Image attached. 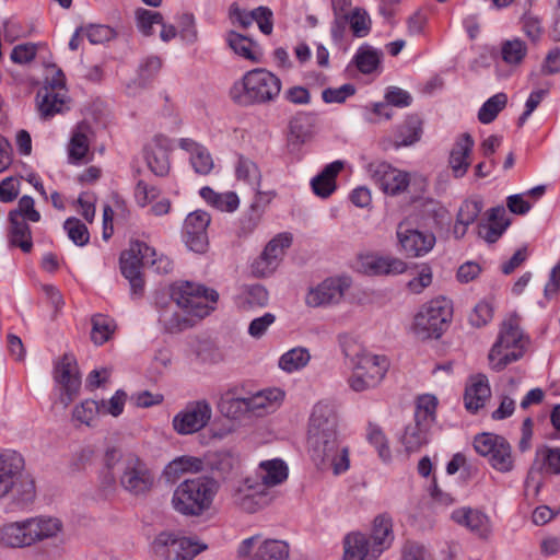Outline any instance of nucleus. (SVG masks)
<instances>
[{"label": "nucleus", "mask_w": 560, "mask_h": 560, "mask_svg": "<svg viewBox=\"0 0 560 560\" xmlns=\"http://www.w3.org/2000/svg\"><path fill=\"white\" fill-rule=\"evenodd\" d=\"M336 406L327 400L318 401L312 411L308 428V442L312 458L322 468H331L335 475L348 470L349 451L339 444L337 434Z\"/></svg>", "instance_id": "obj_1"}, {"label": "nucleus", "mask_w": 560, "mask_h": 560, "mask_svg": "<svg viewBox=\"0 0 560 560\" xmlns=\"http://www.w3.org/2000/svg\"><path fill=\"white\" fill-rule=\"evenodd\" d=\"M65 532L61 518L40 514L0 527V545L7 548H27L43 541L60 540Z\"/></svg>", "instance_id": "obj_2"}, {"label": "nucleus", "mask_w": 560, "mask_h": 560, "mask_svg": "<svg viewBox=\"0 0 560 560\" xmlns=\"http://www.w3.org/2000/svg\"><path fill=\"white\" fill-rule=\"evenodd\" d=\"M340 345L351 363L352 372L348 380L351 389L364 392L376 387L389 368L388 359L363 349L348 336L341 339Z\"/></svg>", "instance_id": "obj_3"}, {"label": "nucleus", "mask_w": 560, "mask_h": 560, "mask_svg": "<svg viewBox=\"0 0 560 560\" xmlns=\"http://www.w3.org/2000/svg\"><path fill=\"white\" fill-rule=\"evenodd\" d=\"M281 89L279 77L265 68H256L232 85L230 97L242 106L264 105L275 102Z\"/></svg>", "instance_id": "obj_4"}, {"label": "nucleus", "mask_w": 560, "mask_h": 560, "mask_svg": "<svg viewBox=\"0 0 560 560\" xmlns=\"http://www.w3.org/2000/svg\"><path fill=\"white\" fill-rule=\"evenodd\" d=\"M219 486L212 478L198 476L179 482L174 489L171 504L184 516L198 517L208 512L218 493Z\"/></svg>", "instance_id": "obj_5"}, {"label": "nucleus", "mask_w": 560, "mask_h": 560, "mask_svg": "<svg viewBox=\"0 0 560 560\" xmlns=\"http://www.w3.org/2000/svg\"><path fill=\"white\" fill-rule=\"evenodd\" d=\"M119 486L132 497H145L155 485V474L136 454L121 455L116 463Z\"/></svg>", "instance_id": "obj_6"}, {"label": "nucleus", "mask_w": 560, "mask_h": 560, "mask_svg": "<svg viewBox=\"0 0 560 560\" xmlns=\"http://www.w3.org/2000/svg\"><path fill=\"white\" fill-rule=\"evenodd\" d=\"M524 340L517 315L502 323L498 340L492 346L488 359L492 370L502 371L508 364L523 355Z\"/></svg>", "instance_id": "obj_7"}, {"label": "nucleus", "mask_w": 560, "mask_h": 560, "mask_svg": "<svg viewBox=\"0 0 560 560\" xmlns=\"http://www.w3.org/2000/svg\"><path fill=\"white\" fill-rule=\"evenodd\" d=\"M218 298L214 290H208L190 281H178L171 285L172 301L186 314L197 318L209 315Z\"/></svg>", "instance_id": "obj_8"}, {"label": "nucleus", "mask_w": 560, "mask_h": 560, "mask_svg": "<svg viewBox=\"0 0 560 560\" xmlns=\"http://www.w3.org/2000/svg\"><path fill=\"white\" fill-rule=\"evenodd\" d=\"M474 447L479 455L488 457L493 469L500 472L513 470L512 446L505 438L492 433H481L475 438Z\"/></svg>", "instance_id": "obj_9"}, {"label": "nucleus", "mask_w": 560, "mask_h": 560, "mask_svg": "<svg viewBox=\"0 0 560 560\" xmlns=\"http://www.w3.org/2000/svg\"><path fill=\"white\" fill-rule=\"evenodd\" d=\"M154 256L155 249L140 241L131 242L129 248L121 253V273L128 279L132 294L140 295L143 292L141 267L149 264V258Z\"/></svg>", "instance_id": "obj_10"}, {"label": "nucleus", "mask_w": 560, "mask_h": 560, "mask_svg": "<svg viewBox=\"0 0 560 560\" xmlns=\"http://www.w3.org/2000/svg\"><path fill=\"white\" fill-rule=\"evenodd\" d=\"M231 500L235 506L246 513H256L268 505L270 498L262 483L257 479L247 477L231 490Z\"/></svg>", "instance_id": "obj_11"}, {"label": "nucleus", "mask_w": 560, "mask_h": 560, "mask_svg": "<svg viewBox=\"0 0 560 560\" xmlns=\"http://www.w3.org/2000/svg\"><path fill=\"white\" fill-rule=\"evenodd\" d=\"M453 316L452 302L439 296L431 300L425 306V314H422V339H439L450 326Z\"/></svg>", "instance_id": "obj_12"}, {"label": "nucleus", "mask_w": 560, "mask_h": 560, "mask_svg": "<svg viewBox=\"0 0 560 560\" xmlns=\"http://www.w3.org/2000/svg\"><path fill=\"white\" fill-rule=\"evenodd\" d=\"M211 417L212 408L207 400L191 401L173 418V429L178 434H192L203 429Z\"/></svg>", "instance_id": "obj_13"}, {"label": "nucleus", "mask_w": 560, "mask_h": 560, "mask_svg": "<svg viewBox=\"0 0 560 560\" xmlns=\"http://www.w3.org/2000/svg\"><path fill=\"white\" fill-rule=\"evenodd\" d=\"M54 378L59 385L58 402L63 408L77 398L81 387V378L73 357L65 354L55 368Z\"/></svg>", "instance_id": "obj_14"}, {"label": "nucleus", "mask_w": 560, "mask_h": 560, "mask_svg": "<svg viewBox=\"0 0 560 560\" xmlns=\"http://www.w3.org/2000/svg\"><path fill=\"white\" fill-rule=\"evenodd\" d=\"M350 285L351 280L347 277L327 278L307 292L306 304L312 307L338 304Z\"/></svg>", "instance_id": "obj_15"}, {"label": "nucleus", "mask_w": 560, "mask_h": 560, "mask_svg": "<svg viewBox=\"0 0 560 560\" xmlns=\"http://www.w3.org/2000/svg\"><path fill=\"white\" fill-rule=\"evenodd\" d=\"M370 174L374 183L387 195L397 196L407 190L410 174L386 162L370 164Z\"/></svg>", "instance_id": "obj_16"}, {"label": "nucleus", "mask_w": 560, "mask_h": 560, "mask_svg": "<svg viewBox=\"0 0 560 560\" xmlns=\"http://www.w3.org/2000/svg\"><path fill=\"white\" fill-rule=\"evenodd\" d=\"M448 220V211L439 201L422 200V226L429 229L425 233L422 232V253H428L434 247L435 233L442 230Z\"/></svg>", "instance_id": "obj_17"}, {"label": "nucleus", "mask_w": 560, "mask_h": 560, "mask_svg": "<svg viewBox=\"0 0 560 560\" xmlns=\"http://www.w3.org/2000/svg\"><path fill=\"white\" fill-rule=\"evenodd\" d=\"M292 240V234L283 232L269 241L259 258L253 265L254 272L259 277L271 275L282 260L285 249L291 246Z\"/></svg>", "instance_id": "obj_18"}, {"label": "nucleus", "mask_w": 560, "mask_h": 560, "mask_svg": "<svg viewBox=\"0 0 560 560\" xmlns=\"http://www.w3.org/2000/svg\"><path fill=\"white\" fill-rule=\"evenodd\" d=\"M211 222L210 214L202 210L190 212L183 226V236L187 247L195 253H205L208 247L207 228Z\"/></svg>", "instance_id": "obj_19"}, {"label": "nucleus", "mask_w": 560, "mask_h": 560, "mask_svg": "<svg viewBox=\"0 0 560 560\" xmlns=\"http://www.w3.org/2000/svg\"><path fill=\"white\" fill-rule=\"evenodd\" d=\"M560 474V448L547 445L536 450L534 462L527 472L526 485L535 483L537 490L542 486V480L537 475Z\"/></svg>", "instance_id": "obj_20"}, {"label": "nucleus", "mask_w": 560, "mask_h": 560, "mask_svg": "<svg viewBox=\"0 0 560 560\" xmlns=\"http://www.w3.org/2000/svg\"><path fill=\"white\" fill-rule=\"evenodd\" d=\"M171 140L162 135L155 136L144 149L149 168L158 176H164L170 171Z\"/></svg>", "instance_id": "obj_21"}, {"label": "nucleus", "mask_w": 560, "mask_h": 560, "mask_svg": "<svg viewBox=\"0 0 560 560\" xmlns=\"http://www.w3.org/2000/svg\"><path fill=\"white\" fill-rule=\"evenodd\" d=\"M451 518L458 525L468 528L481 539H488L492 532L489 516L472 508H460L452 512Z\"/></svg>", "instance_id": "obj_22"}, {"label": "nucleus", "mask_w": 560, "mask_h": 560, "mask_svg": "<svg viewBox=\"0 0 560 560\" xmlns=\"http://www.w3.org/2000/svg\"><path fill=\"white\" fill-rule=\"evenodd\" d=\"M342 560H377L381 556L369 537L360 532H351L343 537Z\"/></svg>", "instance_id": "obj_23"}, {"label": "nucleus", "mask_w": 560, "mask_h": 560, "mask_svg": "<svg viewBox=\"0 0 560 560\" xmlns=\"http://www.w3.org/2000/svg\"><path fill=\"white\" fill-rule=\"evenodd\" d=\"M400 252L407 257H418L420 255V219L418 214H412L402 220L396 231Z\"/></svg>", "instance_id": "obj_24"}, {"label": "nucleus", "mask_w": 560, "mask_h": 560, "mask_svg": "<svg viewBox=\"0 0 560 560\" xmlns=\"http://www.w3.org/2000/svg\"><path fill=\"white\" fill-rule=\"evenodd\" d=\"M24 466L22 456L15 452L0 455V499L7 497L16 485Z\"/></svg>", "instance_id": "obj_25"}, {"label": "nucleus", "mask_w": 560, "mask_h": 560, "mask_svg": "<svg viewBox=\"0 0 560 560\" xmlns=\"http://www.w3.org/2000/svg\"><path fill=\"white\" fill-rule=\"evenodd\" d=\"M511 224L504 207L499 206L488 211V221L477 225L478 236L489 244L495 243Z\"/></svg>", "instance_id": "obj_26"}, {"label": "nucleus", "mask_w": 560, "mask_h": 560, "mask_svg": "<svg viewBox=\"0 0 560 560\" xmlns=\"http://www.w3.org/2000/svg\"><path fill=\"white\" fill-rule=\"evenodd\" d=\"M491 397V388L488 377L485 374H476L469 377L468 384L464 394L465 407L468 411L475 413L482 407L486 401Z\"/></svg>", "instance_id": "obj_27"}, {"label": "nucleus", "mask_w": 560, "mask_h": 560, "mask_svg": "<svg viewBox=\"0 0 560 560\" xmlns=\"http://www.w3.org/2000/svg\"><path fill=\"white\" fill-rule=\"evenodd\" d=\"M472 137L465 132L462 133L455 141L450 153V166L455 177H463L468 167L470 166L469 155L474 148Z\"/></svg>", "instance_id": "obj_28"}, {"label": "nucleus", "mask_w": 560, "mask_h": 560, "mask_svg": "<svg viewBox=\"0 0 560 560\" xmlns=\"http://www.w3.org/2000/svg\"><path fill=\"white\" fill-rule=\"evenodd\" d=\"M284 393L279 388H269L257 392L247 398L249 413L264 416L275 411L282 402Z\"/></svg>", "instance_id": "obj_29"}, {"label": "nucleus", "mask_w": 560, "mask_h": 560, "mask_svg": "<svg viewBox=\"0 0 560 560\" xmlns=\"http://www.w3.org/2000/svg\"><path fill=\"white\" fill-rule=\"evenodd\" d=\"M269 293L261 284H246L240 288L234 303L241 311H253L267 306Z\"/></svg>", "instance_id": "obj_30"}, {"label": "nucleus", "mask_w": 560, "mask_h": 560, "mask_svg": "<svg viewBox=\"0 0 560 560\" xmlns=\"http://www.w3.org/2000/svg\"><path fill=\"white\" fill-rule=\"evenodd\" d=\"M398 441L406 455L417 453L420 450V396L415 398L413 416L404 424Z\"/></svg>", "instance_id": "obj_31"}, {"label": "nucleus", "mask_w": 560, "mask_h": 560, "mask_svg": "<svg viewBox=\"0 0 560 560\" xmlns=\"http://www.w3.org/2000/svg\"><path fill=\"white\" fill-rule=\"evenodd\" d=\"M343 168V162L335 161L327 164L323 171L311 180L313 192L320 198H328L337 188V175Z\"/></svg>", "instance_id": "obj_32"}, {"label": "nucleus", "mask_w": 560, "mask_h": 560, "mask_svg": "<svg viewBox=\"0 0 560 560\" xmlns=\"http://www.w3.org/2000/svg\"><path fill=\"white\" fill-rule=\"evenodd\" d=\"M381 556L389 549L394 541L393 520L387 514H381L373 521L371 536L369 538Z\"/></svg>", "instance_id": "obj_33"}, {"label": "nucleus", "mask_w": 560, "mask_h": 560, "mask_svg": "<svg viewBox=\"0 0 560 560\" xmlns=\"http://www.w3.org/2000/svg\"><path fill=\"white\" fill-rule=\"evenodd\" d=\"M288 478V466L281 459L264 460L257 469V480L264 485L265 490L282 483Z\"/></svg>", "instance_id": "obj_34"}, {"label": "nucleus", "mask_w": 560, "mask_h": 560, "mask_svg": "<svg viewBox=\"0 0 560 560\" xmlns=\"http://www.w3.org/2000/svg\"><path fill=\"white\" fill-rule=\"evenodd\" d=\"M225 42L228 46L238 57L249 60L252 62H259L261 51L259 46L249 37L244 36L235 31H229L225 34Z\"/></svg>", "instance_id": "obj_35"}, {"label": "nucleus", "mask_w": 560, "mask_h": 560, "mask_svg": "<svg viewBox=\"0 0 560 560\" xmlns=\"http://www.w3.org/2000/svg\"><path fill=\"white\" fill-rule=\"evenodd\" d=\"M365 271L373 276L399 275L406 271L407 265L393 256H371L363 264Z\"/></svg>", "instance_id": "obj_36"}, {"label": "nucleus", "mask_w": 560, "mask_h": 560, "mask_svg": "<svg viewBox=\"0 0 560 560\" xmlns=\"http://www.w3.org/2000/svg\"><path fill=\"white\" fill-rule=\"evenodd\" d=\"M40 96V89L36 94V103L39 115L44 119H49L54 117L56 114H61L67 110L68 107V93L66 92H57V91H48L47 98Z\"/></svg>", "instance_id": "obj_37"}, {"label": "nucleus", "mask_w": 560, "mask_h": 560, "mask_svg": "<svg viewBox=\"0 0 560 560\" xmlns=\"http://www.w3.org/2000/svg\"><path fill=\"white\" fill-rule=\"evenodd\" d=\"M91 128L86 124H79L73 130L68 145L69 160L72 163L81 162L90 150Z\"/></svg>", "instance_id": "obj_38"}, {"label": "nucleus", "mask_w": 560, "mask_h": 560, "mask_svg": "<svg viewBox=\"0 0 560 560\" xmlns=\"http://www.w3.org/2000/svg\"><path fill=\"white\" fill-rule=\"evenodd\" d=\"M203 470V462L196 456H179L174 458L164 469L167 480L175 481L183 474H197Z\"/></svg>", "instance_id": "obj_39"}, {"label": "nucleus", "mask_w": 560, "mask_h": 560, "mask_svg": "<svg viewBox=\"0 0 560 560\" xmlns=\"http://www.w3.org/2000/svg\"><path fill=\"white\" fill-rule=\"evenodd\" d=\"M9 219L11 223L9 232L10 244L20 247L24 253H28L33 247L28 224L23 218L19 217V213H10Z\"/></svg>", "instance_id": "obj_40"}, {"label": "nucleus", "mask_w": 560, "mask_h": 560, "mask_svg": "<svg viewBox=\"0 0 560 560\" xmlns=\"http://www.w3.org/2000/svg\"><path fill=\"white\" fill-rule=\"evenodd\" d=\"M218 409L222 416L233 420H240L249 413L247 398L237 397L232 392L222 395Z\"/></svg>", "instance_id": "obj_41"}, {"label": "nucleus", "mask_w": 560, "mask_h": 560, "mask_svg": "<svg viewBox=\"0 0 560 560\" xmlns=\"http://www.w3.org/2000/svg\"><path fill=\"white\" fill-rule=\"evenodd\" d=\"M200 196L207 203L220 211L234 212L240 206V199L233 191L220 194L207 186L200 189Z\"/></svg>", "instance_id": "obj_42"}, {"label": "nucleus", "mask_w": 560, "mask_h": 560, "mask_svg": "<svg viewBox=\"0 0 560 560\" xmlns=\"http://www.w3.org/2000/svg\"><path fill=\"white\" fill-rule=\"evenodd\" d=\"M311 361L307 348L294 347L284 352L278 361V366L285 373H294L304 369Z\"/></svg>", "instance_id": "obj_43"}, {"label": "nucleus", "mask_w": 560, "mask_h": 560, "mask_svg": "<svg viewBox=\"0 0 560 560\" xmlns=\"http://www.w3.org/2000/svg\"><path fill=\"white\" fill-rule=\"evenodd\" d=\"M289 545L284 540L266 539L256 549L252 560H285L289 557Z\"/></svg>", "instance_id": "obj_44"}, {"label": "nucleus", "mask_w": 560, "mask_h": 560, "mask_svg": "<svg viewBox=\"0 0 560 560\" xmlns=\"http://www.w3.org/2000/svg\"><path fill=\"white\" fill-rule=\"evenodd\" d=\"M241 457L232 452H219L211 462V469L223 478H229L240 472Z\"/></svg>", "instance_id": "obj_45"}, {"label": "nucleus", "mask_w": 560, "mask_h": 560, "mask_svg": "<svg viewBox=\"0 0 560 560\" xmlns=\"http://www.w3.org/2000/svg\"><path fill=\"white\" fill-rule=\"evenodd\" d=\"M183 310L177 312L173 304L163 307L160 312L159 320L168 332L184 330L191 325V319Z\"/></svg>", "instance_id": "obj_46"}, {"label": "nucleus", "mask_w": 560, "mask_h": 560, "mask_svg": "<svg viewBox=\"0 0 560 560\" xmlns=\"http://www.w3.org/2000/svg\"><path fill=\"white\" fill-rule=\"evenodd\" d=\"M382 57V51L370 46H363L358 49L354 61L360 72L371 74L380 69Z\"/></svg>", "instance_id": "obj_47"}, {"label": "nucleus", "mask_w": 560, "mask_h": 560, "mask_svg": "<svg viewBox=\"0 0 560 560\" xmlns=\"http://www.w3.org/2000/svg\"><path fill=\"white\" fill-rule=\"evenodd\" d=\"M235 173L238 180H243L258 195H261L259 191L261 174L256 163L249 159L241 156L237 161Z\"/></svg>", "instance_id": "obj_48"}, {"label": "nucleus", "mask_w": 560, "mask_h": 560, "mask_svg": "<svg viewBox=\"0 0 560 560\" xmlns=\"http://www.w3.org/2000/svg\"><path fill=\"white\" fill-rule=\"evenodd\" d=\"M175 548L176 553L174 560H191L197 555L206 550L208 546L197 537L177 535Z\"/></svg>", "instance_id": "obj_49"}, {"label": "nucleus", "mask_w": 560, "mask_h": 560, "mask_svg": "<svg viewBox=\"0 0 560 560\" xmlns=\"http://www.w3.org/2000/svg\"><path fill=\"white\" fill-rule=\"evenodd\" d=\"M527 55V46L525 42L521 39L505 40L501 45V57L502 60L511 66H520Z\"/></svg>", "instance_id": "obj_50"}, {"label": "nucleus", "mask_w": 560, "mask_h": 560, "mask_svg": "<svg viewBox=\"0 0 560 560\" xmlns=\"http://www.w3.org/2000/svg\"><path fill=\"white\" fill-rule=\"evenodd\" d=\"M177 535L170 532L160 533L152 542L153 553L162 560H174Z\"/></svg>", "instance_id": "obj_51"}, {"label": "nucleus", "mask_w": 560, "mask_h": 560, "mask_svg": "<svg viewBox=\"0 0 560 560\" xmlns=\"http://www.w3.org/2000/svg\"><path fill=\"white\" fill-rule=\"evenodd\" d=\"M508 96L505 93H498L483 103L478 113V119L482 124L492 122L498 114L505 107Z\"/></svg>", "instance_id": "obj_52"}, {"label": "nucleus", "mask_w": 560, "mask_h": 560, "mask_svg": "<svg viewBox=\"0 0 560 560\" xmlns=\"http://www.w3.org/2000/svg\"><path fill=\"white\" fill-rule=\"evenodd\" d=\"M420 129V120L417 117L407 119L397 130L395 135V148L408 147L417 142L418 131Z\"/></svg>", "instance_id": "obj_53"}, {"label": "nucleus", "mask_w": 560, "mask_h": 560, "mask_svg": "<svg viewBox=\"0 0 560 560\" xmlns=\"http://www.w3.org/2000/svg\"><path fill=\"white\" fill-rule=\"evenodd\" d=\"M48 91L66 92V78L61 69L49 65L46 69L44 85L40 88V96L47 98Z\"/></svg>", "instance_id": "obj_54"}, {"label": "nucleus", "mask_w": 560, "mask_h": 560, "mask_svg": "<svg viewBox=\"0 0 560 560\" xmlns=\"http://www.w3.org/2000/svg\"><path fill=\"white\" fill-rule=\"evenodd\" d=\"M114 323L104 315H95L92 318L91 339L95 345H103L114 332Z\"/></svg>", "instance_id": "obj_55"}, {"label": "nucleus", "mask_w": 560, "mask_h": 560, "mask_svg": "<svg viewBox=\"0 0 560 560\" xmlns=\"http://www.w3.org/2000/svg\"><path fill=\"white\" fill-rule=\"evenodd\" d=\"M12 491H14L13 499L20 506L32 503L36 497L34 480L28 477L22 478L21 475L16 479V485Z\"/></svg>", "instance_id": "obj_56"}, {"label": "nucleus", "mask_w": 560, "mask_h": 560, "mask_svg": "<svg viewBox=\"0 0 560 560\" xmlns=\"http://www.w3.org/2000/svg\"><path fill=\"white\" fill-rule=\"evenodd\" d=\"M366 436L369 442L373 444L377 450L380 458L383 462H389L392 458V453L388 445V440L382 429L376 424L370 423L368 427Z\"/></svg>", "instance_id": "obj_57"}, {"label": "nucleus", "mask_w": 560, "mask_h": 560, "mask_svg": "<svg viewBox=\"0 0 560 560\" xmlns=\"http://www.w3.org/2000/svg\"><path fill=\"white\" fill-rule=\"evenodd\" d=\"M102 412L100 404L93 399H86L81 404L77 405L72 411L73 420L91 425L97 415Z\"/></svg>", "instance_id": "obj_58"}, {"label": "nucleus", "mask_w": 560, "mask_h": 560, "mask_svg": "<svg viewBox=\"0 0 560 560\" xmlns=\"http://www.w3.org/2000/svg\"><path fill=\"white\" fill-rule=\"evenodd\" d=\"M290 139L296 143L305 142L310 135V116L307 114L296 115L289 125Z\"/></svg>", "instance_id": "obj_59"}, {"label": "nucleus", "mask_w": 560, "mask_h": 560, "mask_svg": "<svg viewBox=\"0 0 560 560\" xmlns=\"http://www.w3.org/2000/svg\"><path fill=\"white\" fill-rule=\"evenodd\" d=\"M69 238L78 246L88 244L90 234L85 224L77 218H69L63 224Z\"/></svg>", "instance_id": "obj_60"}, {"label": "nucleus", "mask_w": 560, "mask_h": 560, "mask_svg": "<svg viewBox=\"0 0 560 560\" xmlns=\"http://www.w3.org/2000/svg\"><path fill=\"white\" fill-rule=\"evenodd\" d=\"M162 68V60L156 56L144 58L138 69L139 84L145 85L153 80Z\"/></svg>", "instance_id": "obj_61"}, {"label": "nucleus", "mask_w": 560, "mask_h": 560, "mask_svg": "<svg viewBox=\"0 0 560 560\" xmlns=\"http://www.w3.org/2000/svg\"><path fill=\"white\" fill-rule=\"evenodd\" d=\"M137 26L144 36L153 34V25L162 24V15L148 9H139L136 12Z\"/></svg>", "instance_id": "obj_62"}, {"label": "nucleus", "mask_w": 560, "mask_h": 560, "mask_svg": "<svg viewBox=\"0 0 560 560\" xmlns=\"http://www.w3.org/2000/svg\"><path fill=\"white\" fill-rule=\"evenodd\" d=\"M483 203L480 199H468L465 200L457 212V219L466 224H472L480 212L482 211Z\"/></svg>", "instance_id": "obj_63"}, {"label": "nucleus", "mask_w": 560, "mask_h": 560, "mask_svg": "<svg viewBox=\"0 0 560 560\" xmlns=\"http://www.w3.org/2000/svg\"><path fill=\"white\" fill-rule=\"evenodd\" d=\"M38 47L39 45L34 43L16 45L11 51V60L19 65L28 63L35 58Z\"/></svg>", "instance_id": "obj_64"}]
</instances>
